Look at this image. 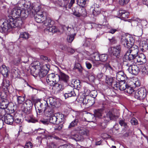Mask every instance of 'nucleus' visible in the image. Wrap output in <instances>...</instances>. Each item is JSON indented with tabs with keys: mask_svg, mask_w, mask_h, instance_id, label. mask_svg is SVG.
Listing matches in <instances>:
<instances>
[{
	"mask_svg": "<svg viewBox=\"0 0 148 148\" xmlns=\"http://www.w3.org/2000/svg\"><path fill=\"white\" fill-rule=\"evenodd\" d=\"M29 36V34L28 33L26 32H21L20 34L19 37L26 39L28 38Z\"/></svg>",
	"mask_w": 148,
	"mask_h": 148,
	"instance_id": "de8ad7c7",
	"label": "nucleus"
},
{
	"mask_svg": "<svg viewBox=\"0 0 148 148\" xmlns=\"http://www.w3.org/2000/svg\"><path fill=\"white\" fill-rule=\"evenodd\" d=\"M116 79L119 81L123 82L127 79L126 75L122 71H119L116 73Z\"/></svg>",
	"mask_w": 148,
	"mask_h": 148,
	"instance_id": "f3484780",
	"label": "nucleus"
},
{
	"mask_svg": "<svg viewBox=\"0 0 148 148\" xmlns=\"http://www.w3.org/2000/svg\"><path fill=\"white\" fill-rule=\"evenodd\" d=\"M73 90H74V89L72 87V86H68L66 88V92H71V91Z\"/></svg>",
	"mask_w": 148,
	"mask_h": 148,
	"instance_id": "69168bd1",
	"label": "nucleus"
},
{
	"mask_svg": "<svg viewBox=\"0 0 148 148\" xmlns=\"http://www.w3.org/2000/svg\"><path fill=\"white\" fill-rule=\"evenodd\" d=\"M91 40L90 38H86L84 41L83 45L85 47H89L90 45Z\"/></svg>",
	"mask_w": 148,
	"mask_h": 148,
	"instance_id": "7c9ffc66",
	"label": "nucleus"
},
{
	"mask_svg": "<svg viewBox=\"0 0 148 148\" xmlns=\"http://www.w3.org/2000/svg\"><path fill=\"white\" fill-rule=\"evenodd\" d=\"M127 84L124 83L122 84L119 85V89L121 90H124L125 92V89L127 88Z\"/></svg>",
	"mask_w": 148,
	"mask_h": 148,
	"instance_id": "864d4df0",
	"label": "nucleus"
},
{
	"mask_svg": "<svg viewBox=\"0 0 148 148\" xmlns=\"http://www.w3.org/2000/svg\"><path fill=\"white\" fill-rule=\"evenodd\" d=\"M50 67V66L49 64H45L42 66V68H40V69L48 73V71L49 70Z\"/></svg>",
	"mask_w": 148,
	"mask_h": 148,
	"instance_id": "09e8293b",
	"label": "nucleus"
},
{
	"mask_svg": "<svg viewBox=\"0 0 148 148\" xmlns=\"http://www.w3.org/2000/svg\"><path fill=\"white\" fill-rule=\"evenodd\" d=\"M59 75L51 73L47 75L46 80L48 85L53 86V85L55 84V82L59 80Z\"/></svg>",
	"mask_w": 148,
	"mask_h": 148,
	"instance_id": "20e7f679",
	"label": "nucleus"
},
{
	"mask_svg": "<svg viewBox=\"0 0 148 148\" xmlns=\"http://www.w3.org/2000/svg\"><path fill=\"white\" fill-rule=\"evenodd\" d=\"M60 48L62 50L66 51L68 47L67 46L65 45H61L60 46Z\"/></svg>",
	"mask_w": 148,
	"mask_h": 148,
	"instance_id": "680f3d73",
	"label": "nucleus"
},
{
	"mask_svg": "<svg viewBox=\"0 0 148 148\" xmlns=\"http://www.w3.org/2000/svg\"><path fill=\"white\" fill-rule=\"evenodd\" d=\"M134 92V90L132 87L128 85L127 88L125 90V92L129 94H132Z\"/></svg>",
	"mask_w": 148,
	"mask_h": 148,
	"instance_id": "58836bf2",
	"label": "nucleus"
},
{
	"mask_svg": "<svg viewBox=\"0 0 148 148\" xmlns=\"http://www.w3.org/2000/svg\"><path fill=\"white\" fill-rule=\"evenodd\" d=\"M121 42L124 47L130 48L126 52L123 59L127 61H132L138 55L139 50L138 47L134 45L133 38L128 35H123L121 38Z\"/></svg>",
	"mask_w": 148,
	"mask_h": 148,
	"instance_id": "f03ea898",
	"label": "nucleus"
},
{
	"mask_svg": "<svg viewBox=\"0 0 148 148\" xmlns=\"http://www.w3.org/2000/svg\"><path fill=\"white\" fill-rule=\"evenodd\" d=\"M32 101L29 100H27L23 103L21 106L22 110L26 113H29L33 106Z\"/></svg>",
	"mask_w": 148,
	"mask_h": 148,
	"instance_id": "423d86ee",
	"label": "nucleus"
},
{
	"mask_svg": "<svg viewBox=\"0 0 148 148\" xmlns=\"http://www.w3.org/2000/svg\"><path fill=\"white\" fill-rule=\"evenodd\" d=\"M0 71L4 77H7L8 75V71L5 65H3L0 68Z\"/></svg>",
	"mask_w": 148,
	"mask_h": 148,
	"instance_id": "b1692460",
	"label": "nucleus"
},
{
	"mask_svg": "<svg viewBox=\"0 0 148 148\" xmlns=\"http://www.w3.org/2000/svg\"><path fill=\"white\" fill-rule=\"evenodd\" d=\"M10 13L12 16H9L6 20H0V32H9L13 28L20 27L27 17L25 11L21 10L20 6L13 8Z\"/></svg>",
	"mask_w": 148,
	"mask_h": 148,
	"instance_id": "f257e3e1",
	"label": "nucleus"
},
{
	"mask_svg": "<svg viewBox=\"0 0 148 148\" xmlns=\"http://www.w3.org/2000/svg\"><path fill=\"white\" fill-rule=\"evenodd\" d=\"M75 130L82 136H88L89 135V130L84 127H79L76 128Z\"/></svg>",
	"mask_w": 148,
	"mask_h": 148,
	"instance_id": "2eb2a0df",
	"label": "nucleus"
},
{
	"mask_svg": "<svg viewBox=\"0 0 148 148\" xmlns=\"http://www.w3.org/2000/svg\"><path fill=\"white\" fill-rule=\"evenodd\" d=\"M132 69H134V70L132 72H131V74L134 75H136L138 74L139 71V69L138 66L136 65H133Z\"/></svg>",
	"mask_w": 148,
	"mask_h": 148,
	"instance_id": "a19ab883",
	"label": "nucleus"
},
{
	"mask_svg": "<svg viewBox=\"0 0 148 148\" xmlns=\"http://www.w3.org/2000/svg\"><path fill=\"white\" fill-rule=\"evenodd\" d=\"M2 118L6 123L9 125H12L14 121L13 116L9 114H5Z\"/></svg>",
	"mask_w": 148,
	"mask_h": 148,
	"instance_id": "dca6fc26",
	"label": "nucleus"
},
{
	"mask_svg": "<svg viewBox=\"0 0 148 148\" xmlns=\"http://www.w3.org/2000/svg\"><path fill=\"white\" fill-rule=\"evenodd\" d=\"M57 120L56 113H55L54 115H52L50 116L49 122L53 124H57Z\"/></svg>",
	"mask_w": 148,
	"mask_h": 148,
	"instance_id": "c756f323",
	"label": "nucleus"
},
{
	"mask_svg": "<svg viewBox=\"0 0 148 148\" xmlns=\"http://www.w3.org/2000/svg\"><path fill=\"white\" fill-rule=\"evenodd\" d=\"M104 66L106 69L109 71L110 73L112 75H114L115 72L113 67L111 66L109 64H106Z\"/></svg>",
	"mask_w": 148,
	"mask_h": 148,
	"instance_id": "cd10ccee",
	"label": "nucleus"
},
{
	"mask_svg": "<svg viewBox=\"0 0 148 148\" xmlns=\"http://www.w3.org/2000/svg\"><path fill=\"white\" fill-rule=\"evenodd\" d=\"M108 58V56L106 54H103L100 55V61L102 62L106 61L107 60Z\"/></svg>",
	"mask_w": 148,
	"mask_h": 148,
	"instance_id": "79ce46f5",
	"label": "nucleus"
},
{
	"mask_svg": "<svg viewBox=\"0 0 148 148\" xmlns=\"http://www.w3.org/2000/svg\"><path fill=\"white\" fill-rule=\"evenodd\" d=\"M130 0H119V4L122 5H124L127 4Z\"/></svg>",
	"mask_w": 148,
	"mask_h": 148,
	"instance_id": "5fc2aeb1",
	"label": "nucleus"
},
{
	"mask_svg": "<svg viewBox=\"0 0 148 148\" xmlns=\"http://www.w3.org/2000/svg\"><path fill=\"white\" fill-rule=\"evenodd\" d=\"M72 27H69V26L66 27L65 26H64L63 27V29H65V30H66V35L71 34V33L73 34L74 31V29L73 26Z\"/></svg>",
	"mask_w": 148,
	"mask_h": 148,
	"instance_id": "bb28decb",
	"label": "nucleus"
},
{
	"mask_svg": "<svg viewBox=\"0 0 148 148\" xmlns=\"http://www.w3.org/2000/svg\"><path fill=\"white\" fill-rule=\"evenodd\" d=\"M13 64L16 65H17L20 63H21V60L20 58L14 59L13 60Z\"/></svg>",
	"mask_w": 148,
	"mask_h": 148,
	"instance_id": "603ef678",
	"label": "nucleus"
},
{
	"mask_svg": "<svg viewBox=\"0 0 148 148\" xmlns=\"http://www.w3.org/2000/svg\"><path fill=\"white\" fill-rule=\"evenodd\" d=\"M108 40L111 44H115L116 42V41L114 37H113L111 38H109Z\"/></svg>",
	"mask_w": 148,
	"mask_h": 148,
	"instance_id": "052dcab7",
	"label": "nucleus"
},
{
	"mask_svg": "<svg viewBox=\"0 0 148 148\" xmlns=\"http://www.w3.org/2000/svg\"><path fill=\"white\" fill-rule=\"evenodd\" d=\"M40 7L39 5L37 4L32 5V9L35 11V12L36 13L39 11H40L42 9L40 10Z\"/></svg>",
	"mask_w": 148,
	"mask_h": 148,
	"instance_id": "c9c22d12",
	"label": "nucleus"
},
{
	"mask_svg": "<svg viewBox=\"0 0 148 148\" xmlns=\"http://www.w3.org/2000/svg\"><path fill=\"white\" fill-rule=\"evenodd\" d=\"M116 116L114 115L111 112H108L106 114L104 118L103 119V121H102V122L100 123V125L102 129L105 128L108 122L110 120L113 119Z\"/></svg>",
	"mask_w": 148,
	"mask_h": 148,
	"instance_id": "39448f33",
	"label": "nucleus"
},
{
	"mask_svg": "<svg viewBox=\"0 0 148 148\" xmlns=\"http://www.w3.org/2000/svg\"><path fill=\"white\" fill-rule=\"evenodd\" d=\"M3 86L5 87L7 89L9 86L10 85V82L9 80H4L3 81Z\"/></svg>",
	"mask_w": 148,
	"mask_h": 148,
	"instance_id": "4d7b16f0",
	"label": "nucleus"
},
{
	"mask_svg": "<svg viewBox=\"0 0 148 148\" xmlns=\"http://www.w3.org/2000/svg\"><path fill=\"white\" fill-rule=\"evenodd\" d=\"M90 101V100H89L88 99V98L87 97H86L85 99H83V103L84 105H86L88 102Z\"/></svg>",
	"mask_w": 148,
	"mask_h": 148,
	"instance_id": "0e129e2a",
	"label": "nucleus"
},
{
	"mask_svg": "<svg viewBox=\"0 0 148 148\" xmlns=\"http://www.w3.org/2000/svg\"><path fill=\"white\" fill-rule=\"evenodd\" d=\"M114 78L112 77H107L106 78V83L109 85L111 86L114 82Z\"/></svg>",
	"mask_w": 148,
	"mask_h": 148,
	"instance_id": "4c0bfd02",
	"label": "nucleus"
},
{
	"mask_svg": "<svg viewBox=\"0 0 148 148\" xmlns=\"http://www.w3.org/2000/svg\"><path fill=\"white\" fill-rule=\"evenodd\" d=\"M75 95H76V94L74 90L71 91V92H66L64 94V97L65 99L72 96H74Z\"/></svg>",
	"mask_w": 148,
	"mask_h": 148,
	"instance_id": "2f4dec72",
	"label": "nucleus"
},
{
	"mask_svg": "<svg viewBox=\"0 0 148 148\" xmlns=\"http://www.w3.org/2000/svg\"><path fill=\"white\" fill-rule=\"evenodd\" d=\"M94 6H95V5L97 6L96 7H95L94 9L92 12V14L94 16H96L100 14V9L99 8V5H97L96 3L94 4Z\"/></svg>",
	"mask_w": 148,
	"mask_h": 148,
	"instance_id": "a878e982",
	"label": "nucleus"
},
{
	"mask_svg": "<svg viewBox=\"0 0 148 148\" xmlns=\"http://www.w3.org/2000/svg\"><path fill=\"white\" fill-rule=\"evenodd\" d=\"M16 96L17 97V102L19 104L22 103L25 100V96H18L17 95Z\"/></svg>",
	"mask_w": 148,
	"mask_h": 148,
	"instance_id": "c03bdc74",
	"label": "nucleus"
},
{
	"mask_svg": "<svg viewBox=\"0 0 148 148\" xmlns=\"http://www.w3.org/2000/svg\"><path fill=\"white\" fill-rule=\"evenodd\" d=\"M129 15L128 12L125 10H121L118 12V16L123 18H128Z\"/></svg>",
	"mask_w": 148,
	"mask_h": 148,
	"instance_id": "4be33fe9",
	"label": "nucleus"
},
{
	"mask_svg": "<svg viewBox=\"0 0 148 148\" xmlns=\"http://www.w3.org/2000/svg\"><path fill=\"white\" fill-rule=\"evenodd\" d=\"M80 16H82L85 17L87 15V12L86 10L84 8L81 9V12H80Z\"/></svg>",
	"mask_w": 148,
	"mask_h": 148,
	"instance_id": "6e6d98bb",
	"label": "nucleus"
},
{
	"mask_svg": "<svg viewBox=\"0 0 148 148\" xmlns=\"http://www.w3.org/2000/svg\"><path fill=\"white\" fill-rule=\"evenodd\" d=\"M67 35L68 36L67 38V40L69 42L71 43L74 40V37L75 36L76 34L74 33L72 34Z\"/></svg>",
	"mask_w": 148,
	"mask_h": 148,
	"instance_id": "e433bc0d",
	"label": "nucleus"
},
{
	"mask_svg": "<svg viewBox=\"0 0 148 148\" xmlns=\"http://www.w3.org/2000/svg\"><path fill=\"white\" fill-rule=\"evenodd\" d=\"M91 58L93 60L95 61H100V55L97 52L94 53L92 54L91 55Z\"/></svg>",
	"mask_w": 148,
	"mask_h": 148,
	"instance_id": "473e14b6",
	"label": "nucleus"
},
{
	"mask_svg": "<svg viewBox=\"0 0 148 148\" xmlns=\"http://www.w3.org/2000/svg\"><path fill=\"white\" fill-rule=\"evenodd\" d=\"M111 86L113 87L114 88H116L117 89H118V88H119V84L117 83L115 81H114L113 82V84L112 85H111Z\"/></svg>",
	"mask_w": 148,
	"mask_h": 148,
	"instance_id": "e2e57ef3",
	"label": "nucleus"
},
{
	"mask_svg": "<svg viewBox=\"0 0 148 148\" xmlns=\"http://www.w3.org/2000/svg\"><path fill=\"white\" fill-rule=\"evenodd\" d=\"M132 61L136 63L138 62L139 64H141L146 62L147 60L146 57L144 54L141 53L137 55Z\"/></svg>",
	"mask_w": 148,
	"mask_h": 148,
	"instance_id": "9d476101",
	"label": "nucleus"
},
{
	"mask_svg": "<svg viewBox=\"0 0 148 148\" xmlns=\"http://www.w3.org/2000/svg\"><path fill=\"white\" fill-rule=\"evenodd\" d=\"M34 64V67L37 70L38 69L39 70L38 75L40 78H42L46 75L47 73L40 69L41 66L40 64L38 62H36Z\"/></svg>",
	"mask_w": 148,
	"mask_h": 148,
	"instance_id": "f8f14e48",
	"label": "nucleus"
},
{
	"mask_svg": "<svg viewBox=\"0 0 148 148\" xmlns=\"http://www.w3.org/2000/svg\"><path fill=\"white\" fill-rule=\"evenodd\" d=\"M47 16L46 12L43 10H42L40 11H39L37 12L34 16V19L38 23L42 22V18L43 17Z\"/></svg>",
	"mask_w": 148,
	"mask_h": 148,
	"instance_id": "1a4fd4ad",
	"label": "nucleus"
},
{
	"mask_svg": "<svg viewBox=\"0 0 148 148\" xmlns=\"http://www.w3.org/2000/svg\"><path fill=\"white\" fill-rule=\"evenodd\" d=\"M142 72L144 74L148 75V66H142L141 67Z\"/></svg>",
	"mask_w": 148,
	"mask_h": 148,
	"instance_id": "37998d69",
	"label": "nucleus"
},
{
	"mask_svg": "<svg viewBox=\"0 0 148 148\" xmlns=\"http://www.w3.org/2000/svg\"><path fill=\"white\" fill-rule=\"evenodd\" d=\"M72 86H73L75 88L79 90L80 88V82L79 80H73L72 83Z\"/></svg>",
	"mask_w": 148,
	"mask_h": 148,
	"instance_id": "393cba45",
	"label": "nucleus"
},
{
	"mask_svg": "<svg viewBox=\"0 0 148 148\" xmlns=\"http://www.w3.org/2000/svg\"><path fill=\"white\" fill-rule=\"evenodd\" d=\"M121 49V46L119 45L112 47V54L116 58H119L120 54Z\"/></svg>",
	"mask_w": 148,
	"mask_h": 148,
	"instance_id": "4468645a",
	"label": "nucleus"
},
{
	"mask_svg": "<svg viewBox=\"0 0 148 148\" xmlns=\"http://www.w3.org/2000/svg\"><path fill=\"white\" fill-rule=\"evenodd\" d=\"M146 90L144 88L139 89L135 92V97L140 100L143 99L146 97Z\"/></svg>",
	"mask_w": 148,
	"mask_h": 148,
	"instance_id": "0eeeda50",
	"label": "nucleus"
},
{
	"mask_svg": "<svg viewBox=\"0 0 148 148\" xmlns=\"http://www.w3.org/2000/svg\"><path fill=\"white\" fill-rule=\"evenodd\" d=\"M46 101H47V103L49 102L50 104L53 108L55 107L58 108L60 105L59 102L55 97H50L47 99Z\"/></svg>",
	"mask_w": 148,
	"mask_h": 148,
	"instance_id": "ddd939ff",
	"label": "nucleus"
},
{
	"mask_svg": "<svg viewBox=\"0 0 148 148\" xmlns=\"http://www.w3.org/2000/svg\"><path fill=\"white\" fill-rule=\"evenodd\" d=\"M18 6H20L22 7V8H23L24 7V10L25 11V10H26L28 11H31L32 6L31 5V3L29 2H25L24 0H21L19 1L18 3Z\"/></svg>",
	"mask_w": 148,
	"mask_h": 148,
	"instance_id": "9b49d317",
	"label": "nucleus"
},
{
	"mask_svg": "<svg viewBox=\"0 0 148 148\" xmlns=\"http://www.w3.org/2000/svg\"><path fill=\"white\" fill-rule=\"evenodd\" d=\"M80 134H71V138L76 141H82L84 140V138Z\"/></svg>",
	"mask_w": 148,
	"mask_h": 148,
	"instance_id": "aec40b11",
	"label": "nucleus"
},
{
	"mask_svg": "<svg viewBox=\"0 0 148 148\" xmlns=\"http://www.w3.org/2000/svg\"><path fill=\"white\" fill-rule=\"evenodd\" d=\"M56 116L57 118V124L62 123L64 121V115L61 114L59 113H56Z\"/></svg>",
	"mask_w": 148,
	"mask_h": 148,
	"instance_id": "5701e85b",
	"label": "nucleus"
},
{
	"mask_svg": "<svg viewBox=\"0 0 148 148\" xmlns=\"http://www.w3.org/2000/svg\"><path fill=\"white\" fill-rule=\"evenodd\" d=\"M74 69L77 70L80 72H81L82 71V67L80 64L79 63L75 64L74 68Z\"/></svg>",
	"mask_w": 148,
	"mask_h": 148,
	"instance_id": "a18cd8bd",
	"label": "nucleus"
},
{
	"mask_svg": "<svg viewBox=\"0 0 148 148\" xmlns=\"http://www.w3.org/2000/svg\"><path fill=\"white\" fill-rule=\"evenodd\" d=\"M66 51L71 54H73L75 52V51L74 49H73L71 48L70 47H68Z\"/></svg>",
	"mask_w": 148,
	"mask_h": 148,
	"instance_id": "338daca9",
	"label": "nucleus"
},
{
	"mask_svg": "<svg viewBox=\"0 0 148 148\" xmlns=\"http://www.w3.org/2000/svg\"><path fill=\"white\" fill-rule=\"evenodd\" d=\"M47 29L49 32L52 33H55L59 31V30L56 28V26H54L51 25L50 26L47 28Z\"/></svg>",
	"mask_w": 148,
	"mask_h": 148,
	"instance_id": "f704fd0d",
	"label": "nucleus"
},
{
	"mask_svg": "<svg viewBox=\"0 0 148 148\" xmlns=\"http://www.w3.org/2000/svg\"><path fill=\"white\" fill-rule=\"evenodd\" d=\"M59 76V80L62 81L65 83H67L68 82L69 77L67 75L63 73L60 72Z\"/></svg>",
	"mask_w": 148,
	"mask_h": 148,
	"instance_id": "6ab92c4d",
	"label": "nucleus"
},
{
	"mask_svg": "<svg viewBox=\"0 0 148 148\" xmlns=\"http://www.w3.org/2000/svg\"><path fill=\"white\" fill-rule=\"evenodd\" d=\"M12 76L14 78L19 77H20V72L18 69H13L12 71Z\"/></svg>",
	"mask_w": 148,
	"mask_h": 148,
	"instance_id": "72a5a7b5",
	"label": "nucleus"
},
{
	"mask_svg": "<svg viewBox=\"0 0 148 148\" xmlns=\"http://www.w3.org/2000/svg\"><path fill=\"white\" fill-rule=\"evenodd\" d=\"M33 145L31 142H29L26 143L24 148H32Z\"/></svg>",
	"mask_w": 148,
	"mask_h": 148,
	"instance_id": "bf43d9fd",
	"label": "nucleus"
},
{
	"mask_svg": "<svg viewBox=\"0 0 148 148\" xmlns=\"http://www.w3.org/2000/svg\"><path fill=\"white\" fill-rule=\"evenodd\" d=\"M78 122V119H75L70 123L68 126V128H70L75 126L77 125Z\"/></svg>",
	"mask_w": 148,
	"mask_h": 148,
	"instance_id": "49530a36",
	"label": "nucleus"
},
{
	"mask_svg": "<svg viewBox=\"0 0 148 148\" xmlns=\"http://www.w3.org/2000/svg\"><path fill=\"white\" fill-rule=\"evenodd\" d=\"M25 120L29 123H35L37 121V120L31 115H29L28 117L26 118Z\"/></svg>",
	"mask_w": 148,
	"mask_h": 148,
	"instance_id": "c85d7f7f",
	"label": "nucleus"
},
{
	"mask_svg": "<svg viewBox=\"0 0 148 148\" xmlns=\"http://www.w3.org/2000/svg\"><path fill=\"white\" fill-rule=\"evenodd\" d=\"M3 93H1L0 97V108L1 109H5L6 108L9 104V101L6 99V95H3Z\"/></svg>",
	"mask_w": 148,
	"mask_h": 148,
	"instance_id": "6e6552de",
	"label": "nucleus"
},
{
	"mask_svg": "<svg viewBox=\"0 0 148 148\" xmlns=\"http://www.w3.org/2000/svg\"><path fill=\"white\" fill-rule=\"evenodd\" d=\"M58 148H72V147L70 145H65L60 146Z\"/></svg>",
	"mask_w": 148,
	"mask_h": 148,
	"instance_id": "774afa93",
	"label": "nucleus"
},
{
	"mask_svg": "<svg viewBox=\"0 0 148 148\" xmlns=\"http://www.w3.org/2000/svg\"><path fill=\"white\" fill-rule=\"evenodd\" d=\"M103 110V109L96 110L94 111V116L90 114L88 116V117L90 119L93 118L94 116L100 118L102 116Z\"/></svg>",
	"mask_w": 148,
	"mask_h": 148,
	"instance_id": "a211bd4d",
	"label": "nucleus"
},
{
	"mask_svg": "<svg viewBox=\"0 0 148 148\" xmlns=\"http://www.w3.org/2000/svg\"><path fill=\"white\" fill-rule=\"evenodd\" d=\"M130 122L133 125H136L138 124V121L135 118H133L130 121Z\"/></svg>",
	"mask_w": 148,
	"mask_h": 148,
	"instance_id": "13d9d810",
	"label": "nucleus"
},
{
	"mask_svg": "<svg viewBox=\"0 0 148 148\" xmlns=\"http://www.w3.org/2000/svg\"><path fill=\"white\" fill-rule=\"evenodd\" d=\"M43 22L44 25L47 27V28L51 25H53L54 23V21L49 17H46V20L43 21Z\"/></svg>",
	"mask_w": 148,
	"mask_h": 148,
	"instance_id": "412c9836",
	"label": "nucleus"
},
{
	"mask_svg": "<svg viewBox=\"0 0 148 148\" xmlns=\"http://www.w3.org/2000/svg\"><path fill=\"white\" fill-rule=\"evenodd\" d=\"M35 106L37 107L38 112L40 113L43 111L45 113L48 112L51 114L52 109L49 106L47 101L45 100H41L40 101L36 102Z\"/></svg>",
	"mask_w": 148,
	"mask_h": 148,
	"instance_id": "7ed1b4c3",
	"label": "nucleus"
},
{
	"mask_svg": "<svg viewBox=\"0 0 148 148\" xmlns=\"http://www.w3.org/2000/svg\"><path fill=\"white\" fill-rule=\"evenodd\" d=\"M47 138L49 139H55L56 140H59L60 139V138L59 137L53 134L48 135Z\"/></svg>",
	"mask_w": 148,
	"mask_h": 148,
	"instance_id": "8fccbe9b",
	"label": "nucleus"
},
{
	"mask_svg": "<svg viewBox=\"0 0 148 148\" xmlns=\"http://www.w3.org/2000/svg\"><path fill=\"white\" fill-rule=\"evenodd\" d=\"M119 123L121 126H123L125 128L127 127V123L125 122L124 119L120 120L119 121Z\"/></svg>",
	"mask_w": 148,
	"mask_h": 148,
	"instance_id": "3c124183",
	"label": "nucleus"
},
{
	"mask_svg": "<svg viewBox=\"0 0 148 148\" xmlns=\"http://www.w3.org/2000/svg\"><path fill=\"white\" fill-rule=\"evenodd\" d=\"M87 0H77V3L79 6L84 7L85 6Z\"/></svg>",
	"mask_w": 148,
	"mask_h": 148,
	"instance_id": "ea45409f",
	"label": "nucleus"
}]
</instances>
